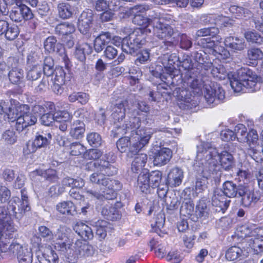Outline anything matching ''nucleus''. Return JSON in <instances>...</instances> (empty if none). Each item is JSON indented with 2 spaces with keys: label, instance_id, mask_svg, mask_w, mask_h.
<instances>
[{
  "label": "nucleus",
  "instance_id": "338daca9",
  "mask_svg": "<svg viewBox=\"0 0 263 263\" xmlns=\"http://www.w3.org/2000/svg\"><path fill=\"white\" fill-rule=\"evenodd\" d=\"M3 139L9 144H13L16 141V136L13 130H7L3 134Z\"/></svg>",
  "mask_w": 263,
  "mask_h": 263
},
{
  "label": "nucleus",
  "instance_id": "3c124183",
  "mask_svg": "<svg viewBox=\"0 0 263 263\" xmlns=\"http://www.w3.org/2000/svg\"><path fill=\"white\" fill-rule=\"evenodd\" d=\"M162 179V173L160 171H154L149 174L150 186L156 188L158 186Z\"/></svg>",
  "mask_w": 263,
  "mask_h": 263
},
{
  "label": "nucleus",
  "instance_id": "79ce46f5",
  "mask_svg": "<svg viewBox=\"0 0 263 263\" xmlns=\"http://www.w3.org/2000/svg\"><path fill=\"white\" fill-rule=\"evenodd\" d=\"M194 213V204L191 198L184 199L180 208V214L185 217L192 216Z\"/></svg>",
  "mask_w": 263,
  "mask_h": 263
},
{
  "label": "nucleus",
  "instance_id": "e2e57ef3",
  "mask_svg": "<svg viewBox=\"0 0 263 263\" xmlns=\"http://www.w3.org/2000/svg\"><path fill=\"white\" fill-rule=\"evenodd\" d=\"M19 33L18 29L17 26H13L9 27L6 29L5 32V36L7 40L10 41L15 39Z\"/></svg>",
  "mask_w": 263,
  "mask_h": 263
},
{
  "label": "nucleus",
  "instance_id": "a878e982",
  "mask_svg": "<svg viewBox=\"0 0 263 263\" xmlns=\"http://www.w3.org/2000/svg\"><path fill=\"white\" fill-rule=\"evenodd\" d=\"M63 228H68L66 226H60L54 234L48 228L43 226L39 227L38 231L40 235L42 238H44L47 241L50 242L54 248L58 251V249L55 247V243L57 242V235L58 234L60 229Z\"/></svg>",
  "mask_w": 263,
  "mask_h": 263
},
{
  "label": "nucleus",
  "instance_id": "9b49d317",
  "mask_svg": "<svg viewBox=\"0 0 263 263\" xmlns=\"http://www.w3.org/2000/svg\"><path fill=\"white\" fill-rule=\"evenodd\" d=\"M158 60L162 64L164 70L161 66H157L155 70L153 71V74L154 76L162 79L164 77V70L169 75L171 79L179 74L180 71L178 69L179 58L177 54L167 53L161 55Z\"/></svg>",
  "mask_w": 263,
  "mask_h": 263
},
{
  "label": "nucleus",
  "instance_id": "8fccbe9b",
  "mask_svg": "<svg viewBox=\"0 0 263 263\" xmlns=\"http://www.w3.org/2000/svg\"><path fill=\"white\" fill-rule=\"evenodd\" d=\"M244 36L248 42L260 44L262 42V37L255 31H246Z\"/></svg>",
  "mask_w": 263,
  "mask_h": 263
},
{
  "label": "nucleus",
  "instance_id": "4468645a",
  "mask_svg": "<svg viewBox=\"0 0 263 263\" xmlns=\"http://www.w3.org/2000/svg\"><path fill=\"white\" fill-rule=\"evenodd\" d=\"M152 155L154 164L162 166L167 163L172 157V152L170 148L155 146L152 149Z\"/></svg>",
  "mask_w": 263,
  "mask_h": 263
},
{
  "label": "nucleus",
  "instance_id": "0e129e2a",
  "mask_svg": "<svg viewBox=\"0 0 263 263\" xmlns=\"http://www.w3.org/2000/svg\"><path fill=\"white\" fill-rule=\"evenodd\" d=\"M149 59V52L148 49L142 50L138 54V57L135 60V63L137 65L138 64H144Z\"/></svg>",
  "mask_w": 263,
  "mask_h": 263
},
{
  "label": "nucleus",
  "instance_id": "ddd939ff",
  "mask_svg": "<svg viewBox=\"0 0 263 263\" xmlns=\"http://www.w3.org/2000/svg\"><path fill=\"white\" fill-rule=\"evenodd\" d=\"M145 34L141 29L135 30L132 33L123 39L122 50L133 54L145 43Z\"/></svg>",
  "mask_w": 263,
  "mask_h": 263
},
{
  "label": "nucleus",
  "instance_id": "de8ad7c7",
  "mask_svg": "<svg viewBox=\"0 0 263 263\" xmlns=\"http://www.w3.org/2000/svg\"><path fill=\"white\" fill-rule=\"evenodd\" d=\"M42 68L40 65H33L28 71L27 78L29 80L34 81L39 79L41 74Z\"/></svg>",
  "mask_w": 263,
  "mask_h": 263
},
{
  "label": "nucleus",
  "instance_id": "aec40b11",
  "mask_svg": "<svg viewBox=\"0 0 263 263\" xmlns=\"http://www.w3.org/2000/svg\"><path fill=\"white\" fill-rule=\"evenodd\" d=\"M184 178L182 170L176 167L172 168L167 175L166 183L171 187L179 186Z\"/></svg>",
  "mask_w": 263,
  "mask_h": 263
},
{
  "label": "nucleus",
  "instance_id": "2eb2a0df",
  "mask_svg": "<svg viewBox=\"0 0 263 263\" xmlns=\"http://www.w3.org/2000/svg\"><path fill=\"white\" fill-rule=\"evenodd\" d=\"M93 16L92 11L87 9L83 11L78 20V29L81 33L86 35L87 38L91 36L89 31L93 21Z\"/></svg>",
  "mask_w": 263,
  "mask_h": 263
},
{
  "label": "nucleus",
  "instance_id": "a211bd4d",
  "mask_svg": "<svg viewBox=\"0 0 263 263\" xmlns=\"http://www.w3.org/2000/svg\"><path fill=\"white\" fill-rule=\"evenodd\" d=\"M8 63H12L11 65L12 68L8 73V77L10 81L13 84H18L22 81L24 78L23 70L17 67L18 60L14 57H10Z\"/></svg>",
  "mask_w": 263,
  "mask_h": 263
},
{
  "label": "nucleus",
  "instance_id": "423d86ee",
  "mask_svg": "<svg viewBox=\"0 0 263 263\" xmlns=\"http://www.w3.org/2000/svg\"><path fill=\"white\" fill-rule=\"evenodd\" d=\"M211 68V73L214 77L219 80H223L227 77L232 88L235 92H252L260 88L258 77L248 68H241L238 70V78L232 72L228 73L222 65H218L217 66L212 65Z\"/></svg>",
  "mask_w": 263,
  "mask_h": 263
},
{
  "label": "nucleus",
  "instance_id": "5701e85b",
  "mask_svg": "<svg viewBox=\"0 0 263 263\" xmlns=\"http://www.w3.org/2000/svg\"><path fill=\"white\" fill-rule=\"evenodd\" d=\"M42 255H38L37 259L40 263H58L59 257L50 246L44 247L41 250Z\"/></svg>",
  "mask_w": 263,
  "mask_h": 263
},
{
  "label": "nucleus",
  "instance_id": "c03bdc74",
  "mask_svg": "<svg viewBox=\"0 0 263 263\" xmlns=\"http://www.w3.org/2000/svg\"><path fill=\"white\" fill-rule=\"evenodd\" d=\"M52 138L50 133H44L37 135L34 140V144L39 148L43 147L47 145Z\"/></svg>",
  "mask_w": 263,
  "mask_h": 263
},
{
  "label": "nucleus",
  "instance_id": "412c9836",
  "mask_svg": "<svg viewBox=\"0 0 263 263\" xmlns=\"http://www.w3.org/2000/svg\"><path fill=\"white\" fill-rule=\"evenodd\" d=\"M238 235L240 237H248L249 239L253 236H263V228L257 227L253 224H248L241 226L239 228Z\"/></svg>",
  "mask_w": 263,
  "mask_h": 263
},
{
  "label": "nucleus",
  "instance_id": "58836bf2",
  "mask_svg": "<svg viewBox=\"0 0 263 263\" xmlns=\"http://www.w3.org/2000/svg\"><path fill=\"white\" fill-rule=\"evenodd\" d=\"M219 33V29L217 27H211L208 28H202L198 30L196 33L197 37H202L206 36H211L210 37L212 40H214L213 39L215 37L216 41L218 43H221L222 41V38L219 37H215V35Z\"/></svg>",
  "mask_w": 263,
  "mask_h": 263
},
{
  "label": "nucleus",
  "instance_id": "20e7f679",
  "mask_svg": "<svg viewBox=\"0 0 263 263\" xmlns=\"http://www.w3.org/2000/svg\"><path fill=\"white\" fill-rule=\"evenodd\" d=\"M57 237L55 247L67 262L75 263L79 258H82L85 263H93L96 261L95 249L81 240H77L73 243L70 228L60 229Z\"/></svg>",
  "mask_w": 263,
  "mask_h": 263
},
{
  "label": "nucleus",
  "instance_id": "cd10ccee",
  "mask_svg": "<svg viewBox=\"0 0 263 263\" xmlns=\"http://www.w3.org/2000/svg\"><path fill=\"white\" fill-rule=\"evenodd\" d=\"M73 230L84 240L92 239L93 233L91 228L82 222H78L73 227Z\"/></svg>",
  "mask_w": 263,
  "mask_h": 263
},
{
  "label": "nucleus",
  "instance_id": "0eeeda50",
  "mask_svg": "<svg viewBox=\"0 0 263 263\" xmlns=\"http://www.w3.org/2000/svg\"><path fill=\"white\" fill-rule=\"evenodd\" d=\"M135 24L145 29L146 32H151L147 27L151 24L153 26L154 35L160 39L170 37L174 33L171 24L172 20L170 15L161 13L158 10H154L149 15L145 17L141 14H136L133 18Z\"/></svg>",
  "mask_w": 263,
  "mask_h": 263
},
{
  "label": "nucleus",
  "instance_id": "bf43d9fd",
  "mask_svg": "<svg viewBox=\"0 0 263 263\" xmlns=\"http://www.w3.org/2000/svg\"><path fill=\"white\" fill-rule=\"evenodd\" d=\"M106 224L107 222L104 220H98L96 222V234L101 239L104 238L106 236Z\"/></svg>",
  "mask_w": 263,
  "mask_h": 263
},
{
  "label": "nucleus",
  "instance_id": "49530a36",
  "mask_svg": "<svg viewBox=\"0 0 263 263\" xmlns=\"http://www.w3.org/2000/svg\"><path fill=\"white\" fill-rule=\"evenodd\" d=\"M234 131L238 141L240 142H246L247 129L245 125L242 124H238L235 126Z\"/></svg>",
  "mask_w": 263,
  "mask_h": 263
},
{
  "label": "nucleus",
  "instance_id": "c85d7f7f",
  "mask_svg": "<svg viewBox=\"0 0 263 263\" xmlns=\"http://www.w3.org/2000/svg\"><path fill=\"white\" fill-rule=\"evenodd\" d=\"M204 18L203 21L206 24H218L225 27L231 24L230 18L222 15L208 14Z\"/></svg>",
  "mask_w": 263,
  "mask_h": 263
},
{
  "label": "nucleus",
  "instance_id": "e433bc0d",
  "mask_svg": "<svg viewBox=\"0 0 263 263\" xmlns=\"http://www.w3.org/2000/svg\"><path fill=\"white\" fill-rule=\"evenodd\" d=\"M91 52V46L89 44L84 43L79 44L76 47L74 54L78 60L84 61L86 59V54H90Z\"/></svg>",
  "mask_w": 263,
  "mask_h": 263
},
{
  "label": "nucleus",
  "instance_id": "603ef678",
  "mask_svg": "<svg viewBox=\"0 0 263 263\" xmlns=\"http://www.w3.org/2000/svg\"><path fill=\"white\" fill-rule=\"evenodd\" d=\"M54 74V82L58 85H63L65 82V72L61 67H56L53 71Z\"/></svg>",
  "mask_w": 263,
  "mask_h": 263
},
{
  "label": "nucleus",
  "instance_id": "393cba45",
  "mask_svg": "<svg viewBox=\"0 0 263 263\" xmlns=\"http://www.w3.org/2000/svg\"><path fill=\"white\" fill-rule=\"evenodd\" d=\"M211 202L212 205L216 208L217 212L223 213L229 206L231 200L227 199L223 195L215 192L212 197Z\"/></svg>",
  "mask_w": 263,
  "mask_h": 263
},
{
  "label": "nucleus",
  "instance_id": "052dcab7",
  "mask_svg": "<svg viewBox=\"0 0 263 263\" xmlns=\"http://www.w3.org/2000/svg\"><path fill=\"white\" fill-rule=\"evenodd\" d=\"M103 155V152L98 149H90L84 154V157L88 160H97Z\"/></svg>",
  "mask_w": 263,
  "mask_h": 263
},
{
  "label": "nucleus",
  "instance_id": "4d7b16f0",
  "mask_svg": "<svg viewBox=\"0 0 263 263\" xmlns=\"http://www.w3.org/2000/svg\"><path fill=\"white\" fill-rule=\"evenodd\" d=\"M129 73V83L132 85L139 82V79L142 76V72L139 68L130 69Z\"/></svg>",
  "mask_w": 263,
  "mask_h": 263
},
{
  "label": "nucleus",
  "instance_id": "f257e3e1",
  "mask_svg": "<svg viewBox=\"0 0 263 263\" xmlns=\"http://www.w3.org/2000/svg\"><path fill=\"white\" fill-rule=\"evenodd\" d=\"M128 102L122 101L117 103L113 109L112 117L115 124V132L117 135H124L130 133V137H124L117 142V147L121 153L128 150L132 154H136L147 145L153 134L157 131H163L157 129L143 128L139 129L141 125V118L138 111L133 112L128 119H125L126 109H128Z\"/></svg>",
  "mask_w": 263,
  "mask_h": 263
},
{
  "label": "nucleus",
  "instance_id": "2f4dec72",
  "mask_svg": "<svg viewBox=\"0 0 263 263\" xmlns=\"http://www.w3.org/2000/svg\"><path fill=\"white\" fill-rule=\"evenodd\" d=\"M45 51L49 53H60L63 50V47L60 43H57L56 38L53 36L48 37L44 42Z\"/></svg>",
  "mask_w": 263,
  "mask_h": 263
},
{
  "label": "nucleus",
  "instance_id": "6ab92c4d",
  "mask_svg": "<svg viewBox=\"0 0 263 263\" xmlns=\"http://www.w3.org/2000/svg\"><path fill=\"white\" fill-rule=\"evenodd\" d=\"M249 253V250L248 249L234 246L227 250L226 252V258L229 261L241 260L246 258Z\"/></svg>",
  "mask_w": 263,
  "mask_h": 263
},
{
  "label": "nucleus",
  "instance_id": "864d4df0",
  "mask_svg": "<svg viewBox=\"0 0 263 263\" xmlns=\"http://www.w3.org/2000/svg\"><path fill=\"white\" fill-rule=\"evenodd\" d=\"M87 140L89 144L93 147H98L102 144L101 136L97 133H91L87 135Z\"/></svg>",
  "mask_w": 263,
  "mask_h": 263
},
{
  "label": "nucleus",
  "instance_id": "473e14b6",
  "mask_svg": "<svg viewBox=\"0 0 263 263\" xmlns=\"http://www.w3.org/2000/svg\"><path fill=\"white\" fill-rule=\"evenodd\" d=\"M85 131V125L83 122L77 120L71 125L70 135L73 138L79 139L82 138Z\"/></svg>",
  "mask_w": 263,
  "mask_h": 263
},
{
  "label": "nucleus",
  "instance_id": "f3484780",
  "mask_svg": "<svg viewBox=\"0 0 263 263\" xmlns=\"http://www.w3.org/2000/svg\"><path fill=\"white\" fill-rule=\"evenodd\" d=\"M33 16L31 9L26 5L22 4L14 7L9 16L12 21L16 22H21L24 20H30Z\"/></svg>",
  "mask_w": 263,
  "mask_h": 263
},
{
  "label": "nucleus",
  "instance_id": "a19ab883",
  "mask_svg": "<svg viewBox=\"0 0 263 263\" xmlns=\"http://www.w3.org/2000/svg\"><path fill=\"white\" fill-rule=\"evenodd\" d=\"M147 156L145 154L137 155L132 164V170L133 172L138 173L145 166L147 162Z\"/></svg>",
  "mask_w": 263,
  "mask_h": 263
},
{
  "label": "nucleus",
  "instance_id": "4c0bfd02",
  "mask_svg": "<svg viewBox=\"0 0 263 263\" xmlns=\"http://www.w3.org/2000/svg\"><path fill=\"white\" fill-rule=\"evenodd\" d=\"M75 30L74 25L68 22L58 24L55 28L56 34L64 36L71 34Z\"/></svg>",
  "mask_w": 263,
  "mask_h": 263
},
{
  "label": "nucleus",
  "instance_id": "4be33fe9",
  "mask_svg": "<svg viewBox=\"0 0 263 263\" xmlns=\"http://www.w3.org/2000/svg\"><path fill=\"white\" fill-rule=\"evenodd\" d=\"M226 47L230 48L234 52L240 51L246 47V43L242 38L237 36H229L224 40Z\"/></svg>",
  "mask_w": 263,
  "mask_h": 263
},
{
  "label": "nucleus",
  "instance_id": "7c9ffc66",
  "mask_svg": "<svg viewBox=\"0 0 263 263\" xmlns=\"http://www.w3.org/2000/svg\"><path fill=\"white\" fill-rule=\"evenodd\" d=\"M246 245L249 252L253 250L255 254H258L263 252V236H253L247 240Z\"/></svg>",
  "mask_w": 263,
  "mask_h": 263
},
{
  "label": "nucleus",
  "instance_id": "680f3d73",
  "mask_svg": "<svg viewBox=\"0 0 263 263\" xmlns=\"http://www.w3.org/2000/svg\"><path fill=\"white\" fill-rule=\"evenodd\" d=\"M246 138V142H247L250 145L251 144H256L258 140V135L257 131L253 128L249 129V131L247 134Z\"/></svg>",
  "mask_w": 263,
  "mask_h": 263
},
{
  "label": "nucleus",
  "instance_id": "09e8293b",
  "mask_svg": "<svg viewBox=\"0 0 263 263\" xmlns=\"http://www.w3.org/2000/svg\"><path fill=\"white\" fill-rule=\"evenodd\" d=\"M54 61L50 57L44 59L43 70L45 75L49 77L53 74Z\"/></svg>",
  "mask_w": 263,
  "mask_h": 263
},
{
  "label": "nucleus",
  "instance_id": "bb28decb",
  "mask_svg": "<svg viewBox=\"0 0 263 263\" xmlns=\"http://www.w3.org/2000/svg\"><path fill=\"white\" fill-rule=\"evenodd\" d=\"M30 176L31 178L34 179L36 177H43L46 180L50 182H55L59 179L57 171L54 169L36 170L30 173Z\"/></svg>",
  "mask_w": 263,
  "mask_h": 263
},
{
  "label": "nucleus",
  "instance_id": "13d9d810",
  "mask_svg": "<svg viewBox=\"0 0 263 263\" xmlns=\"http://www.w3.org/2000/svg\"><path fill=\"white\" fill-rule=\"evenodd\" d=\"M229 11L233 16L236 18H240L243 16L246 17V14L248 13L247 11L245 10L242 7L235 5L231 6L229 8Z\"/></svg>",
  "mask_w": 263,
  "mask_h": 263
},
{
  "label": "nucleus",
  "instance_id": "c9c22d12",
  "mask_svg": "<svg viewBox=\"0 0 263 263\" xmlns=\"http://www.w3.org/2000/svg\"><path fill=\"white\" fill-rule=\"evenodd\" d=\"M111 38V34L108 32H105L98 36L94 41V49L97 52H101L105 46Z\"/></svg>",
  "mask_w": 263,
  "mask_h": 263
},
{
  "label": "nucleus",
  "instance_id": "c756f323",
  "mask_svg": "<svg viewBox=\"0 0 263 263\" xmlns=\"http://www.w3.org/2000/svg\"><path fill=\"white\" fill-rule=\"evenodd\" d=\"M56 209L63 215L74 216L77 213L75 205L70 201H63L58 203Z\"/></svg>",
  "mask_w": 263,
  "mask_h": 263
},
{
  "label": "nucleus",
  "instance_id": "9d476101",
  "mask_svg": "<svg viewBox=\"0 0 263 263\" xmlns=\"http://www.w3.org/2000/svg\"><path fill=\"white\" fill-rule=\"evenodd\" d=\"M29 110L28 105L23 104L9 108L8 118L11 122L16 121L15 128L17 131L21 132L36 122V117L30 113Z\"/></svg>",
  "mask_w": 263,
  "mask_h": 263
},
{
  "label": "nucleus",
  "instance_id": "b1692460",
  "mask_svg": "<svg viewBox=\"0 0 263 263\" xmlns=\"http://www.w3.org/2000/svg\"><path fill=\"white\" fill-rule=\"evenodd\" d=\"M238 195L241 197V202L245 207H249L252 202H256L258 200L254 196V193L245 185L240 186Z\"/></svg>",
  "mask_w": 263,
  "mask_h": 263
},
{
  "label": "nucleus",
  "instance_id": "774afa93",
  "mask_svg": "<svg viewBox=\"0 0 263 263\" xmlns=\"http://www.w3.org/2000/svg\"><path fill=\"white\" fill-rule=\"evenodd\" d=\"M220 137L223 141H230L235 139L236 135L233 130L226 129L221 132Z\"/></svg>",
  "mask_w": 263,
  "mask_h": 263
},
{
  "label": "nucleus",
  "instance_id": "ea45409f",
  "mask_svg": "<svg viewBox=\"0 0 263 263\" xmlns=\"http://www.w3.org/2000/svg\"><path fill=\"white\" fill-rule=\"evenodd\" d=\"M102 214L109 220L115 221L120 218V213L114 206H105L102 210Z\"/></svg>",
  "mask_w": 263,
  "mask_h": 263
},
{
  "label": "nucleus",
  "instance_id": "39448f33",
  "mask_svg": "<svg viewBox=\"0 0 263 263\" xmlns=\"http://www.w3.org/2000/svg\"><path fill=\"white\" fill-rule=\"evenodd\" d=\"M21 193V200L17 197H13L8 207L0 206V242L12 239L17 231L10 216H13L17 220H20L24 213L30 210L27 191L22 189Z\"/></svg>",
  "mask_w": 263,
  "mask_h": 263
},
{
  "label": "nucleus",
  "instance_id": "7ed1b4c3",
  "mask_svg": "<svg viewBox=\"0 0 263 263\" xmlns=\"http://www.w3.org/2000/svg\"><path fill=\"white\" fill-rule=\"evenodd\" d=\"M94 166L97 172L92 173L89 177L90 181L103 187L102 193L87 190V196L94 199L102 201L104 199L112 200L116 198L117 192L120 190L122 185L121 182L116 179L106 177V176H112L117 173V169L108 161L100 159L97 162H90L86 165V169L89 170Z\"/></svg>",
  "mask_w": 263,
  "mask_h": 263
},
{
  "label": "nucleus",
  "instance_id": "5fc2aeb1",
  "mask_svg": "<svg viewBox=\"0 0 263 263\" xmlns=\"http://www.w3.org/2000/svg\"><path fill=\"white\" fill-rule=\"evenodd\" d=\"M179 66L182 67L186 71L193 69H197V67H194V64L191 58L188 55H184L181 60L179 59Z\"/></svg>",
  "mask_w": 263,
  "mask_h": 263
},
{
  "label": "nucleus",
  "instance_id": "6e6552de",
  "mask_svg": "<svg viewBox=\"0 0 263 263\" xmlns=\"http://www.w3.org/2000/svg\"><path fill=\"white\" fill-rule=\"evenodd\" d=\"M197 147L196 158L203 162L209 168L214 166V174H217L220 169L218 160L225 170H229L233 166L234 158L227 151L219 154L215 146H213L211 143L205 142H201Z\"/></svg>",
  "mask_w": 263,
  "mask_h": 263
},
{
  "label": "nucleus",
  "instance_id": "f03ea898",
  "mask_svg": "<svg viewBox=\"0 0 263 263\" xmlns=\"http://www.w3.org/2000/svg\"><path fill=\"white\" fill-rule=\"evenodd\" d=\"M204 71L193 69L186 71L182 78L183 86L180 94L182 100L186 103H190L193 99L188 97L187 91L194 95L203 93L207 104L213 107L223 101L225 91L218 83L206 81L203 75Z\"/></svg>",
  "mask_w": 263,
  "mask_h": 263
},
{
  "label": "nucleus",
  "instance_id": "f8f14e48",
  "mask_svg": "<svg viewBox=\"0 0 263 263\" xmlns=\"http://www.w3.org/2000/svg\"><path fill=\"white\" fill-rule=\"evenodd\" d=\"M193 166L197 174L195 186V195H193L194 197H196L198 193H201L206 188L208 179L215 174V168L214 166L212 168H209L208 165L196 158Z\"/></svg>",
  "mask_w": 263,
  "mask_h": 263
},
{
  "label": "nucleus",
  "instance_id": "37998d69",
  "mask_svg": "<svg viewBox=\"0 0 263 263\" xmlns=\"http://www.w3.org/2000/svg\"><path fill=\"white\" fill-rule=\"evenodd\" d=\"M68 100L70 102L78 101L82 105H85L88 102L89 96L83 92H74L69 96Z\"/></svg>",
  "mask_w": 263,
  "mask_h": 263
},
{
  "label": "nucleus",
  "instance_id": "1a4fd4ad",
  "mask_svg": "<svg viewBox=\"0 0 263 263\" xmlns=\"http://www.w3.org/2000/svg\"><path fill=\"white\" fill-rule=\"evenodd\" d=\"M198 44L205 51H195L193 53V57L197 65V70L204 71L211 69L212 63L208 61L206 52L214 55L220 60L230 59V52L224 47L218 46L215 43V41L211 38H201L198 40Z\"/></svg>",
  "mask_w": 263,
  "mask_h": 263
},
{
  "label": "nucleus",
  "instance_id": "dca6fc26",
  "mask_svg": "<svg viewBox=\"0 0 263 263\" xmlns=\"http://www.w3.org/2000/svg\"><path fill=\"white\" fill-rule=\"evenodd\" d=\"M72 116L66 111H55L53 114H44L40 118L41 123L45 126H50L53 121H71Z\"/></svg>",
  "mask_w": 263,
  "mask_h": 263
},
{
  "label": "nucleus",
  "instance_id": "72a5a7b5",
  "mask_svg": "<svg viewBox=\"0 0 263 263\" xmlns=\"http://www.w3.org/2000/svg\"><path fill=\"white\" fill-rule=\"evenodd\" d=\"M240 185L237 186L232 181H227L222 184V192L229 198H234L239 194Z\"/></svg>",
  "mask_w": 263,
  "mask_h": 263
},
{
  "label": "nucleus",
  "instance_id": "a18cd8bd",
  "mask_svg": "<svg viewBox=\"0 0 263 263\" xmlns=\"http://www.w3.org/2000/svg\"><path fill=\"white\" fill-rule=\"evenodd\" d=\"M59 16L64 19L69 18L72 14L73 8L68 3H62L58 5Z\"/></svg>",
  "mask_w": 263,
  "mask_h": 263
},
{
  "label": "nucleus",
  "instance_id": "69168bd1",
  "mask_svg": "<svg viewBox=\"0 0 263 263\" xmlns=\"http://www.w3.org/2000/svg\"><path fill=\"white\" fill-rule=\"evenodd\" d=\"M118 55L117 49L112 46H107L104 51V55L109 60L114 59Z\"/></svg>",
  "mask_w": 263,
  "mask_h": 263
},
{
  "label": "nucleus",
  "instance_id": "6e6d98bb",
  "mask_svg": "<svg viewBox=\"0 0 263 263\" xmlns=\"http://www.w3.org/2000/svg\"><path fill=\"white\" fill-rule=\"evenodd\" d=\"M263 57V52L259 48H251L248 50L247 58L251 61H256Z\"/></svg>",
  "mask_w": 263,
  "mask_h": 263
},
{
  "label": "nucleus",
  "instance_id": "f704fd0d",
  "mask_svg": "<svg viewBox=\"0 0 263 263\" xmlns=\"http://www.w3.org/2000/svg\"><path fill=\"white\" fill-rule=\"evenodd\" d=\"M137 184L140 191L147 193L150 187L149 180V173L147 170H144L141 172L138 177Z\"/></svg>",
  "mask_w": 263,
  "mask_h": 263
}]
</instances>
